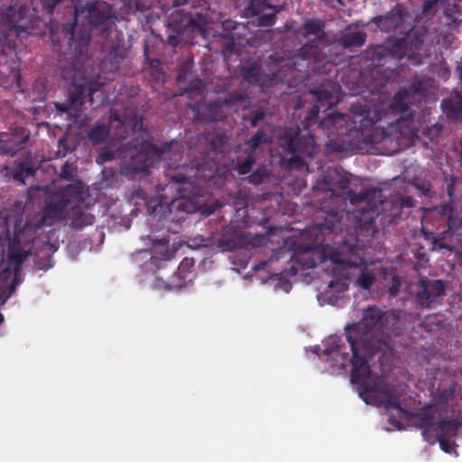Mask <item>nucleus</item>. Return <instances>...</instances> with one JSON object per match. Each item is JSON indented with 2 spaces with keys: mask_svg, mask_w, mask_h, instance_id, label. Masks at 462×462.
Listing matches in <instances>:
<instances>
[{
  "mask_svg": "<svg viewBox=\"0 0 462 462\" xmlns=\"http://www.w3.org/2000/svg\"><path fill=\"white\" fill-rule=\"evenodd\" d=\"M69 207L62 196L54 193L49 198L41 214L26 217L25 219L22 217L15 219L12 236L7 228L10 248L8 261L13 271L5 268L0 272V294L5 300L11 297L21 282L22 264L31 254L30 245L35 240L37 230L60 221Z\"/></svg>",
  "mask_w": 462,
  "mask_h": 462,
  "instance_id": "f03ea898",
  "label": "nucleus"
},
{
  "mask_svg": "<svg viewBox=\"0 0 462 462\" xmlns=\"http://www.w3.org/2000/svg\"><path fill=\"white\" fill-rule=\"evenodd\" d=\"M72 86L69 93L68 100L63 103H56L55 107L60 113L68 114L70 116H76L80 111L84 103V97L86 92V84L76 82V73L72 77Z\"/></svg>",
  "mask_w": 462,
  "mask_h": 462,
  "instance_id": "9b49d317",
  "label": "nucleus"
},
{
  "mask_svg": "<svg viewBox=\"0 0 462 462\" xmlns=\"http://www.w3.org/2000/svg\"><path fill=\"white\" fill-rule=\"evenodd\" d=\"M194 265L195 263L192 258L185 257L180 262L178 270L175 273V275L180 279V282L174 284L175 287H181L185 283L188 275L191 273V270L193 269Z\"/></svg>",
  "mask_w": 462,
  "mask_h": 462,
  "instance_id": "2f4dec72",
  "label": "nucleus"
},
{
  "mask_svg": "<svg viewBox=\"0 0 462 462\" xmlns=\"http://www.w3.org/2000/svg\"><path fill=\"white\" fill-rule=\"evenodd\" d=\"M177 37L175 35H170L169 38H168V42L171 45H176L177 44Z\"/></svg>",
  "mask_w": 462,
  "mask_h": 462,
  "instance_id": "bf43d9fd",
  "label": "nucleus"
},
{
  "mask_svg": "<svg viewBox=\"0 0 462 462\" xmlns=\"http://www.w3.org/2000/svg\"><path fill=\"white\" fill-rule=\"evenodd\" d=\"M386 393L385 407L396 410L406 418L414 420L416 427L421 430V435L425 441L430 445L435 444L436 427L439 411L435 404H426L416 412H410L403 409L400 400L401 393L396 389H388Z\"/></svg>",
  "mask_w": 462,
  "mask_h": 462,
  "instance_id": "39448f33",
  "label": "nucleus"
},
{
  "mask_svg": "<svg viewBox=\"0 0 462 462\" xmlns=\"http://www.w3.org/2000/svg\"><path fill=\"white\" fill-rule=\"evenodd\" d=\"M434 246L439 250H447L448 252L453 253L455 251V247L445 243L443 240L437 239L434 242Z\"/></svg>",
  "mask_w": 462,
  "mask_h": 462,
  "instance_id": "864d4df0",
  "label": "nucleus"
},
{
  "mask_svg": "<svg viewBox=\"0 0 462 462\" xmlns=\"http://www.w3.org/2000/svg\"><path fill=\"white\" fill-rule=\"evenodd\" d=\"M169 146L159 148L147 143L142 145L141 149L130 158L129 166L135 172H148L150 168L162 159H166L165 152Z\"/></svg>",
  "mask_w": 462,
  "mask_h": 462,
  "instance_id": "6e6552de",
  "label": "nucleus"
},
{
  "mask_svg": "<svg viewBox=\"0 0 462 462\" xmlns=\"http://www.w3.org/2000/svg\"><path fill=\"white\" fill-rule=\"evenodd\" d=\"M182 171L183 168L179 165L173 169L169 168L165 171V176L174 184L186 185L188 184V178Z\"/></svg>",
  "mask_w": 462,
  "mask_h": 462,
  "instance_id": "c9c22d12",
  "label": "nucleus"
},
{
  "mask_svg": "<svg viewBox=\"0 0 462 462\" xmlns=\"http://www.w3.org/2000/svg\"><path fill=\"white\" fill-rule=\"evenodd\" d=\"M367 35L363 31L346 32L337 38V43L345 49L361 47L365 44Z\"/></svg>",
  "mask_w": 462,
  "mask_h": 462,
  "instance_id": "4be33fe9",
  "label": "nucleus"
},
{
  "mask_svg": "<svg viewBox=\"0 0 462 462\" xmlns=\"http://www.w3.org/2000/svg\"><path fill=\"white\" fill-rule=\"evenodd\" d=\"M114 157H115V155H114L113 152L106 150V151H103L97 156L96 162L98 164H103L105 162L112 161L114 159Z\"/></svg>",
  "mask_w": 462,
  "mask_h": 462,
  "instance_id": "8fccbe9b",
  "label": "nucleus"
},
{
  "mask_svg": "<svg viewBox=\"0 0 462 462\" xmlns=\"http://www.w3.org/2000/svg\"><path fill=\"white\" fill-rule=\"evenodd\" d=\"M370 110H363L354 116L355 125L347 128V116L341 113H331L319 122L318 127L327 132V136H342V144L333 146L336 151H343L347 148H358L362 144L372 142V131L374 125L380 120L376 111L370 116Z\"/></svg>",
  "mask_w": 462,
  "mask_h": 462,
  "instance_id": "7ed1b4c3",
  "label": "nucleus"
},
{
  "mask_svg": "<svg viewBox=\"0 0 462 462\" xmlns=\"http://www.w3.org/2000/svg\"><path fill=\"white\" fill-rule=\"evenodd\" d=\"M426 31L423 29H411L403 36L405 40L408 60L420 61V52L425 42Z\"/></svg>",
  "mask_w": 462,
  "mask_h": 462,
  "instance_id": "2eb2a0df",
  "label": "nucleus"
},
{
  "mask_svg": "<svg viewBox=\"0 0 462 462\" xmlns=\"http://www.w3.org/2000/svg\"><path fill=\"white\" fill-rule=\"evenodd\" d=\"M341 218H342V215L340 216V217H338L337 213L333 216H330L329 217H327L325 219V221L322 224H320L319 230H328L330 232H337V231L341 232L343 230L342 224H341Z\"/></svg>",
  "mask_w": 462,
  "mask_h": 462,
  "instance_id": "58836bf2",
  "label": "nucleus"
},
{
  "mask_svg": "<svg viewBox=\"0 0 462 462\" xmlns=\"http://www.w3.org/2000/svg\"><path fill=\"white\" fill-rule=\"evenodd\" d=\"M319 113V107L318 106H314L309 111V114L306 117V121L310 124L312 120L316 119Z\"/></svg>",
  "mask_w": 462,
  "mask_h": 462,
  "instance_id": "6e6d98bb",
  "label": "nucleus"
},
{
  "mask_svg": "<svg viewBox=\"0 0 462 462\" xmlns=\"http://www.w3.org/2000/svg\"><path fill=\"white\" fill-rule=\"evenodd\" d=\"M350 263H347L346 265H336V264H331L332 265V270H331V274L333 277H335L334 279H332L329 282H328V287L332 290V291H335L336 292H344L347 290L348 288V278L346 274L344 273H337V271H345L346 270L348 267H352V265H356V263L355 262H352L350 260H348L346 257H345Z\"/></svg>",
  "mask_w": 462,
  "mask_h": 462,
  "instance_id": "a211bd4d",
  "label": "nucleus"
},
{
  "mask_svg": "<svg viewBox=\"0 0 462 462\" xmlns=\"http://www.w3.org/2000/svg\"><path fill=\"white\" fill-rule=\"evenodd\" d=\"M246 98V95H244L237 91H233L229 92L228 95L221 102L226 106H232L234 105L245 101Z\"/></svg>",
  "mask_w": 462,
  "mask_h": 462,
  "instance_id": "a19ab883",
  "label": "nucleus"
},
{
  "mask_svg": "<svg viewBox=\"0 0 462 462\" xmlns=\"http://www.w3.org/2000/svg\"><path fill=\"white\" fill-rule=\"evenodd\" d=\"M356 263V266H360L359 275L355 282L356 286L363 290H369L376 280L375 274L365 265L364 259H360L359 263Z\"/></svg>",
  "mask_w": 462,
  "mask_h": 462,
  "instance_id": "393cba45",
  "label": "nucleus"
},
{
  "mask_svg": "<svg viewBox=\"0 0 462 462\" xmlns=\"http://www.w3.org/2000/svg\"><path fill=\"white\" fill-rule=\"evenodd\" d=\"M440 2L442 0H425L422 5V14L425 15H434L438 11Z\"/></svg>",
  "mask_w": 462,
  "mask_h": 462,
  "instance_id": "37998d69",
  "label": "nucleus"
},
{
  "mask_svg": "<svg viewBox=\"0 0 462 462\" xmlns=\"http://www.w3.org/2000/svg\"><path fill=\"white\" fill-rule=\"evenodd\" d=\"M369 192H363L350 196V200L354 204L356 202H365V205L361 207L353 214L355 218L354 229L357 235L358 231L371 230L374 227L375 217L377 216V206L375 203L368 201Z\"/></svg>",
  "mask_w": 462,
  "mask_h": 462,
  "instance_id": "1a4fd4ad",
  "label": "nucleus"
},
{
  "mask_svg": "<svg viewBox=\"0 0 462 462\" xmlns=\"http://www.w3.org/2000/svg\"><path fill=\"white\" fill-rule=\"evenodd\" d=\"M183 218V217H171V220L173 221H180Z\"/></svg>",
  "mask_w": 462,
  "mask_h": 462,
  "instance_id": "774afa93",
  "label": "nucleus"
},
{
  "mask_svg": "<svg viewBox=\"0 0 462 462\" xmlns=\"http://www.w3.org/2000/svg\"><path fill=\"white\" fill-rule=\"evenodd\" d=\"M265 117V112L262 109L254 110L250 117V124L253 127H256L259 123Z\"/></svg>",
  "mask_w": 462,
  "mask_h": 462,
  "instance_id": "de8ad7c7",
  "label": "nucleus"
},
{
  "mask_svg": "<svg viewBox=\"0 0 462 462\" xmlns=\"http://www.w3.org/2000/svg\"><path fill=\"white\" fill-rule=\"evenodd\" d=\"M109 136V127L104 124H96L88 133L89 141L94 144L105 143Z\"/></svg>",
  "mask_w": 462,
  "mask_h": 462,
  "instance_id": "c85d7f7f",
  "label": "nucleus"
},
{
  "mask_svg": "<svg viewBox=\"0 0 462 462\" xmlns=\"http://www.w3.org/2000/svg\"><path fill=\"white\" fill-rule=\"evenodd\" d=\"M125 56L126 50L124 46L116 45L109 51L106 60L111 63L112 70H116L119 68Z\"/></svg>",
  "mask_w": 462,
  "mask_h": 462,
  "instance_id": "473e14b6",
  "label": "nucleus"
},
{
  "mask_svg": "<svg viewBox=\"0 0 462 462\" xmlns=\"http://www.w3.org/2000/svg\"><path fill=\"white\" fill-rule=\"evenodd\" d=\"M315 94L318 99H329L331 97V93L328 90L319 89L315 91Z\"/></svg>",
  "mask_w": 462,
  "mask_h": 462,
  "instance_id": "13d9d810",
  "label": "nucleus"
},
{
  "mask_svg": "<svg viewBox=\"0 0 462 462\" xmlns=\"http://www.w3.org/2000/svg\"><path fill=\"white\" fill-rule=\"evenodd\" d=\"M238 25H239V23H237L235 21L229 20V19L228 20H225L222 23V28L227 33H230L233 31H235L237 28Z\"/></svg>",
  "mask_w": 462,
  "mask_h": 462,
  "instance_id": "3c124183",
  "label": "nucleus"
},
{
  "mask_svg": "<svg viewBox=\"0 0 462 462\" xmlns=\"http://www.w3.org/2000/svg\"><path fill=\"white\" fill-rule=\"evenodd\" d=\"M170 215L174 212L191 214L197 212L199 207L198 203L187 195H180L179 198H174L167 205Z\"/></svg>",
  "mask_w": 462,
  "mask_h": 462,
  "instance_id": "6ab92c4d",
  "label": "nucleus"
},
{
  "mask_svg": "<svg viewBox=\"0 0 462 462\" xmlns=\"http://www.w3.org/2000/svg\"><path fill=\"white\" fill-rule=\"evenodd\" d=\"M7 139L0 138V154L14 155L18 151L22 150L29 140V134L21 138L20 142H15L13 138L5 135Z\"/></svg>",
  "mask_w": 462,
  "mask_h": 462,
  "instance_id": "bb28decb",
  "label": "nucleus"
},
{
  "mask_svg": "<svg viewBox=\"0 0 462 462\" xmlns=\"http://www.w3.org/2000/svg\"><path fill=\"white\" fill-rule=\"evenodd\" d=\"M325 22L319 18H310L307 19L302 27V34L307 37L310 35H315L316 42L325 41L327 38L325 32Z\"/></svg>",
  "mask_w": 462,
  "mask_h": 462,
  "instance_id": "aec40b11",
  "label": "nucleus"
},
{
  "mask_svg": "<svg viewBox=\"0 0 462 462\" xmlns=\"http://www.w3.org/2000/svg\"><path fill=\"white\" fill-rule=\"evenodd\" d=\"M269 142V138L267 134L263 130H258L256 133L245 142L246 148L245 149V152L253 153L256 156V150L263 143H266Z\"/></svg>",
  "mask_w": 462,
  "mask_h": 462,
  "instance_id": "7c9ffc66",
  "label": "nucleus"
},
{
  "mask_svg": "<svg viewBox=\"0 0 462 462\" xmlns=\"http://www.w3.org/2000/svg\"><path fill=\"white\" fill-rule=\"evenodd\" d=\"M399 97H401V93L396 94V96H395V97H394V99H395V104H396V105H399V100H398V99H399Z\"/></svg>",
  "mask_w": 462,
  "mask_h": 462,
  "instance_id": "338daca9",
  "label": "nucleus"
},
{
  "mask_svg": "<svg viewBox=\"0 0 462 462\" xmlns=\"http://www.w3.org/2000/svg\"><path fill=\"white\" fill-rule=\"evenodd\" d=\"M441 107L444 113L450 118L462 122V99L461 98H448L443 99Z\"/></svg>",
  "mask_w": 462,
  "mask_h": 462,
  "instance_id": "cd10ccee",
  "label": "nucleus"
},
{
  "mask_svg": "<svg viewBox=\"0 0 462 462\" xmlns=\"http://www.w3.org/2000/svg\"><path fill=\"white\" fill-rule=\"evenodd\" d=\"M389 421L393 424L394 426L398 427L399 429H401V426H400V422H398L397 420H392V419H389Z\"/></svg>",
  "mask_w": 462,
  "mask_h": 462,
  "instance_id": "69168bd1",
  "label": "nucleus"
},
{
  "mask_svg": "<svg viewBox=\"0 0 462 462\" xmlns=\"http://www.w3.org/2000/svg\"><path fill=\"white\" fill-rule=\"evenodd\" d=\"M188 2V0H173V5L180 6L182 5H185Z\"/></svg>",
  "mask_w": 462,
  "mask_h": 462,
  "instance_id": "680f3d73",
  "label": "nucleus"
},
{
  "mask_svg": "<svg viewBox=\"0 0 462 462\" xmlns=\"http://www.w3.org/2000/svg\"><path fill=\"white\" fill-rule=\"evenodd\" d=\"M319 53L318 42L311 40L303 44L297 51V57L302 60L316 59Z\"/></svg>",
  "mask_w": 462,
  "mask_h": 462,
  "instance_id": "72a5a7b5",
  "label": "nucleus"
},
{
  "mask_svg": "<svg viewBox=\"0 0 462 462\" xmlns=\"http://www.w3.org/2000/svg\"><path fill=\"white\" fill-rule=\"evenodd\" d=\"M456 398V385L449 384L448 387L440 389L434 396V403L436 407L441 405H448Z\"/></svg>",
  "mask_w": 462,
  "mask_h": 462,
  "instance_id": "c756f323",
  "label": "nucleus"
},
{
  "mask_svg": "<svg viewBox=\"0 0 462 462\" xmlns=\"http://www.w3.org/2000/svg\"><path fill=\"white\" fill-rule=\"evenodd\" d=\"M405 16L406 12L402 5L397 4L386 14L372 17L368 23H374L380 31L389 32L402 26Z\"/></svg>",
  "mask_w": 462,
  "mask_h": 462,
  "instance_id": "f8f14e48",
  "label": "nucleus"
},
{
  "mask_svg": "<svg viewBox=\"0 0 462 462\" xmlns=\"http://www.w3.org/2000/svg\"><path fill=\"white\" fill-rule=\"evenodd\" d=\"M3 2V0H0ZM39 15L35 9L30 13L26 5H12L0 10V54L9 56L15 51L16 39L22 32L32 33Z\"/></svg>",
  "mask_w": 462,
  "mask_h": 462,
  "instance_id": "20e7f679",
  "label": "nucleus"
},
{
  "mask_svg": "<svg viewBox=\"0 0 462 462\" xmlns=\"http://www.w3.org/2000/svg\"><path fill=\"white\" fill-rule=\"evenodd\" d=\"M222 104L219 102H212L205 106V109L208 111V116L204 118L207 121H220L225 118V115L221 110Z\"/></svg>",
  "mask_w": 462,
  "mask_h": 462,
  "instance_id": "f704fd0d",
  "label": "nucleus"
},
{
  "mask_svg": "<svg viewBox=\"0 0 462 462\" xmlns=\"http://www.w3.org/2000/svg\"><path fill=\"white\" fill-rule=\"evenodd\" d=\"M387 325L388 317L385 311L376 306H369L364 310L359 322L348 324L345 328L346 338L352 352L351 357L347 352H342L337 337H331L328 344L332 346L323 350L324 356L334 355L340 359L337 365L340 369L346 370L351 365V382L359 384V395L366 403L375 393L374 388L366 383V379L371 374L368 357L382 351L386 346Z\"/></svg>",
  "mask_w": 462,
  "mask_h": 462,
  "instance_id": "f257e3e1",
  "label": "nucleus"
},
{
  "mask_svg": "<svg viewBox=\"0 0 462 462\" xmlns=\"http://www.w3.org/2000/svg\"><path fill=\"white\" fill-rule=\"evenodd\" d=\"M265 174L257 169L248 176V181L252 184H260L264 180Z\"/></svg>",
  "mask_w": 462,
  "mask_h": 462,
  "instance_id": "09e8293b",
  "label": "nucleus"
},
{
  "mask_svg": "<svg viewBox=\"0 0 462 462\" xmlns=\"http://www.w3.org/2000/svg\"><path fill=\"white\" fill-rule=\"evenodd\" d=\"M114 123H116L117 129L125 130V124L121 120V118L117 113H111V115H110L109 124L113 125Z\"/></svg>",
  "mask_w": 462,
  "mask_h": 462,
  "instance_id": "603ef678",
  "label": "nucleus"
},
{
  "mask_svg": "<svg viewBox=\"0 0 462 462\" xmlns=\"http://www.w3.org/2000/svg\"><path fill=\"white\" fill-rule=\"evenodd\" d=\"M244 239L242 235H236L233 237H223L220 240V247L223 251L232 252L243 246Z\"/></svg>",
  "mask_w": 462,
  "mask_h": 462,
  "instance_id": "e433bc0d",
  "label": "nucleus"
},
{
  "mask_svg": "<svg viewBox=\"0 0 462 462\" xmlns=\"http://www.w3.org/2000/svg\"><path fill=\"white\" fill-rule=\"evenodd\" d=\"M168 28L174 33L180 35L186 31L203 33L204 27L197 22L189 14L177 11L171 14L168 19Z\"/></svg>",
  "mask_w": 462,
  "mask_h": 462,
  "instance_id": "ddd939ff",
  "label": "nucleus"
},
{
  "mask_svg": "<svg viewBox=\"0 0 462 462\" xmlns=\"http://www.w3.org/2000/svg\"><path fill=\"white\" fill-rule=\"evenodd\" d=\"M36 168L31 162L15 163L10 171L12 178L21 184H25V180L34 176Z\"/></svg>",
  "mask_w": 462,
  "mask_h": 462,
  "instance_id": "5701e85b",
  "label": "nucleus"
},
{
  "mask_svg": "<svg viewBox=\"0 0 462 462\" xmlns=\"http://www.w3.org/2000/svg\"><path fill=\"white\" fill-rule=\"evenodd\" d=\"M34 266L35 268H37L38 270H48L49 268H51L52 266V263H51V255L47 254L45 255H43L42 257H35L34 258Z\"/></svg>",
  "mask_w": 462,
  "mask_h": 462,
  "instance_id": "c03bdc74",
  "label": "nucleus"
},
{
  "mask_svg": "<svg viewBox=\"0 0 462 462\" xmlns=\"http://www.w3.org/2000/svg\"><path fill=\"white\" fill-rule=\"evenodd\" d=\"M202 87H203V83H202V81H201V80H199H199L196 82L195 86H194V87H192V88L199 89V88H201Z\"/></svg>",
  "mask_w": 462,
  "mask_h": 462,
  "instance_id": "e2e57ef3",
  "label": "nucleus"
},
{
  "mask_svg": "<svg viewBox=\"0 0 462 462\" xmlns=\"http://www.w3.org/2000/svg\"><path fill=\"white\" fill-rule=\"evenodd\" d=\"M125 5L133 12H141L148 10L151 2L148 0H125Z\"/></svg>",
  "mask_w": 462,
  "mask_h": 462,
  "instance_id": "ea45409f",
  "label": "nucleus"
},
{
  "mask_svg": "<svg viewBox=\"0 0 462 462\" xmlns=\"http://www.w3.org/2000/svg\"><path fill=\"white\" fill-rule=\"evenodd\" d=\"M246 157L244 161H237L236 170L239 175H246L251 172L255 162L256 156L253 153L245 152Z\"/></svg>",
  "mask_w": 462,
  "mask_h": 462,
  "instance_id": "4c0bfd02",
  "label": "nucleus"
},
{
  "mask_svg": "<svg viewBox=\"0 0 462 462\" xmlns=\"http://www.w3.org/2000/svg\"><path fill=\"white\" fill-rule=\"evenodd\" d=\"M401 208H412L415 205V200L411 196H402L400 199Z\"/></svg>",
  "mask_w": 462,
  "mask_h": 462,
  "instance_id": "5fc2aeb1",
  "label": "nucleus"
},
{
  "mask_svg": "<svg viewBox=\"0 0 462 462\" xmlns=\"http://www.w3.org/2000/svg\"><path fill=\"white\" fill-rule=\"evenodd\" d=\"M249 10L253 15L259 16L261 26H272L275 22L276 10L268 0H251Z\"/></svg>",
  "mask_w": 462,
  "mask_h": 462,
  "instance_id": "4468645a",
  "label": "nucleus"
},
{
  "mask_svg": "<svg viewBox=\"0 0 462 462\" xmlns=\"http://www.w3.org/2000/svg\"><path fill=\"white\" fill-rule=\"evenodd\" d=\"M88 96H89V102L92 105L93 104V95H94L96 90L93 88H91V87L88 88Z\"/></svg>",
  "mask_w": 462,
  "mask_h": 462,
  "instance_id": "052dcab7",
  "label": "nucleus"
},
{
  "mask_svg": "<svg viewBox=\"0 0 462 462\" xmlns=\"http://www.w3.org/2000/svg\"><path fill=\"white\" fill-rule=\"evenodd\" d=\"M57 195L68 201V205L71 208L76 203H81L83 199L84 189L81 182L71 183L64 187Z\"/></svg>",
  "mask_w": 462,
  "mask_h": 462,
  "instance_id": "412c9836",
  "label": "nucleus"
},
{
  "mask_svg": "<svg viewBox=\"0 0 462 462\" xmlns=\"http://www.w3.org/2000/svg\"><path fill=\"white\" fill-rule=\"evenodd\" d=\"M243 79L249 84L258 86H267L273 80L278 79V76L273 74V78L268 80L266 76L263 74L260 65L257 61L247 62L241 69Z\"/></svg>",
  "mask_w": 462,
  "mask_h": 462,
  "instance_id": "dca6fc26",
  "label": "nucleus"
},
{
  "mask_svg": "<svg viewBox=\"0 0 462 462\" xmlns=\"http://www.w3.org/2000/svg\"><path fill=\"white\" fill-rule=\"evenodd\" d=\"M74 168L72 164L69 162H66L60 168V177L66 180H71L73 179V171Z\"/></svg>",
  "mask_w": 462,
  "mask_h": 462,
  "instance_id": "49530a36",
  "label": "nucleus"
},
{
  "mask_svg": "<svg viewBox=\"0 0 462 462\" xmlns=\"http://www.w3.org/2000/svg\"><path fill=\"white\" fill-rule=\"evenodd\" d=\"M462 423L457 419H441L436 427V433L443 436L444 439L454 438L457 435Z\"/></svg>",
  "mask_w": 462,
  "mask_h": 462,
  "instance_id": "b1692460",
  "label": "nucleus"
},
{
  "mask_svg": "<svg viewBox=\"0 0 462 462\" xmlns=\"http://www.w3.org/2000/svg\"><path fill=\"white\" fill-rule=\"evenodd\" d=\"M436 439L435 443L439 442L441 450L445 453L451 454L452 451L455 450L456 444L454 441L444 439L443 436H439V433H436Z\"/></svg>",
  "mask_w": 462,
  "mask_h": 462,
  "instance_id": "79ce46f5",
  "label": "nucleus"
},
{
  "mask_svg": "<svg viewBox=\"0 0 462 462\" xmlns=\"http://www.w3.org/2000/svg\"><path fill=\"white\" fill-rule=\"evenodd\" d=\"M150 69L152 77L156 78L158 80L162 79L164 77L161 62L157 59L150 60Z\"/></svg>",
  "mask_w": 462,
  "mask_h": 462,
  "instance_id": "a18cd8bd",
  "label": "nucleus"
},
{
  "mask_svg": "<svg viewBox=\"0 0 462 462\" xmlns=\"http://www.w3.org/2000/svg\"><path fill=\"white\" fill-rule=\"evenodd\" d=\"M406 44L403 37L394 38L386 42L384 46L378 47L376 53L379 55H389L397 60H402L404 57L408 58Z\"/></svg>",
  "mask_w": 462,
  "mask_h": 462,
  "instance_id": "f3484780",
  "label": "nucleus"
},
{
  "mask_svg": "<svg viewBox=\"0 0 462 462\" xmlns=\"http://www.w3.org/2000/svg\"><path fill=\"white\" fill-rule=\"evenodd\" d=\"M80 216H81V214H79V213L75 214V216H70V209L68 212V217L70 219V221H72L73 218H75V217H80Z\"/></svg>",
  "mask_w": 462,
  "mask_h": 462,
  "instance_id": "0e129e2a",
  "label": "nucleus"
},
{
  "mask_svg": "<svg viewBox=\"0 0 462 462\" xmlns=\"http://www.w3.org/2000/svg\"><path fill=\"white\" fill-rule=\"evenodd\" d=\"M280 145L291 155L288 159L291 170H300L307 166L305 158L314 157L317 150L314 135L310 132L306 134L298 132L294 136L284 134L280 138Z\"/></svg>",
  "mask_w": 462,
  "mask_h": 462,
  "instance_id": "0eeeda50",
  "label": "nucleus"
},
{
  "mask_svg": "<svg viewBox=\"0 0 462 462\" xmlns=\"http://www.w3.org/2000/svg\"><path fill=\"white\" fill-rule=\"evenodd\" d=\"M418 284L417 301L423 309H430L439 297L446 295V284L442 280L420 277Z\"/></svg>",
  "mask_w": 462,
  "mask_h": 462,
  "instance_id": "9d476101",
  "label": "nucleus"
},
{
  "mask_svg": "<svg viewBox=\"0 0 462 462\" xmlns=\"http://www.w3.org/2000/svg\"><path fill=\"white\" fill-rule=\"evenodd\" d=\"M81 214L80 217H75L70 222V225L74 228H81L87 226H90L95 221V217L86 212V209L81 205H72L70 208V216L75 214Z\"/></svg>",
  "mask_w": 462,
  "mask_h": 462,
  "instance_id": "a878e982",
  "label": "nucleus"
},
{
  "mask_svg": "<svg viewBox=\"0 0 462 462\" xmlns=\"http://www.w3.org/2000/svg\"><path fill=\"white\" fill-rule=\"evenodd\" d=\"M291 261L300 270L315 268L319 263L325 264L329 262L330 264L342 266L350 263L337 250L328 246L322 252H319L315 244L297 245L291 256Z\"/></svg>",
  "mask_w": 462,
  "mask_h": 462,
  "instance_id": "423d86ee",
  "label": "nucleus"
},
{
  "mask_svg": "<svg viewBox=\"0 0 462 462\" xmlns=\"http://www.w3.org/2000/svg\"><path fill=\"white\" fill-rule=\"evenodd\" d=\"M417 189L420 190L421 194L426 196V197H429V198H431L434 194V191H432V189H430V186H426V185H420V184H418L416 185Z\"/></svg>",
  "mask_w": 462,
  "mask_h": 462,
  "instance_id": "4d7b16f0",
  "label": "nucleus"
}]
</instances>
